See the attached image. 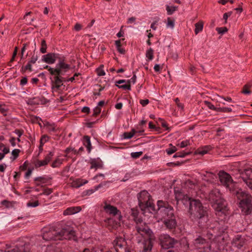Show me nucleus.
Segmentation results:
<instances>
[{
  "mask_svg": "<svg viewBox=\"0 0 252 252\" xmlns=\"http://www.w3.org/2000/svg\"><path fill=\"white\" fill-rule=\"evenodd\" d=\"M84 145L87 148L89 153H90L92 150V145L90 137L89 136L85 135L83 137Z\"/></svg>",
  "mask_w": 252,
  "mask_h": 252,
  "instance_id": "6ab92c4d",
  "label": "nucleus"
},
{
  "mask_svg": "<svg viewBox=\"0 0 252 252\" xmlns=\"http://www.w3.org/2000/svg\"><path fill=\"white\" fill-rule=\"evenodd\" d=\"M235 246L240 249L243 246V242L241 241L237 240L235 243Z\"/></svg>",
  "mask_w": 252,
  "mask_h": 252,
  "instance_id": "603ef678",
  "label": "nucleus"
},
{
  "mask_svg": "<svg viewBox=\"0 0 252 252\" xmlns=\"http://www.w3.org/2000/svg\"><path fill=\"white\" fill-rule=\"evenodd\" d=\"M48 68L50 73L53 76L50 77L51 89L53 93L59 92L61 90V87L63 85V82L65 81L73 82L76 77H78L80 74L75 73L73 77L66 79L63 76L70 69V65L66 63L63 60L60 59L55 68H52L46 66Z\"/></svg>",
  "mask_w": 252,
  "mask_h": 252,
  "instance_id": "f03ea898",
  "label": "nucleus"
},
{
  "mask_svg": "<svg viewBox=\"0 0 252 252\" xmlns=\"http://www.w3.org/2000/svg\"><path fill=\"white\" fill-rule=\"evenodd\" d=\"M135 132V130L133 129L130 132H125L124 133V138L125 139H130L133 136Z\"/></svg>",
  "mask_w": 252,
  "mask_h": 252,
  "instance_id": "cd10ccee",
  "label": "nucleus"
},
{
  "mask_svg": "<svg viewBox=\"0 0 252 252\" xmlns=\"http://www.w3.org/2000/svg\"><path fill=\"white\" fill-rule=\"evenodd\" d=\"M46 252H61L59 249L55 250L53 247H48Z\"/></svg>",
  "mask_w": 252,
  "mask_h": 252,
  "instance_id": "a18cd8bd",
  "label": "nucleus"
},
{
  "mask_svg": "<svg viewBox=\"0 0 252 252\" xmlns=\"http://www.w3.org/2000/svg\"><path fill=\"white\" fill-rule=\"evenodd\" d=\"M14 133L17 134L19 137H20L23 134V132L19 129L15 130Z\"/></svg>",
  "mask_w": 252,
  "mask_h": 252,
  "instance_id": "774afa93",
  "label": "nucleus"
},
{
  "mask_svg": "<svg viewBox=\"0 0 252 252\" xmlns=\"http://www.w3.org/2000/svg\"><path fill=\"white\" fill-rule=\"evenodd\" d=\"M87 180L77 179L72 181V182L71 183V186L72 187L78 188L81 186L87 184Z\"/></svg>",
  "mask_w": 252,
  "mask_h": 252,
  "instance_id": "f3484780",
  "label": "nucleus"
},
{
  "mask_svg": "<svg viewBox=\"0 0 252 252\" xmlns=\"http://www.w3.org/2000/svg\"><path fill=\"white\" fill-rule=\"evenodd\" d=\"M58 231L54 226H49L42 229V238L45 241L58 240Z\"/></svg>",
  "mask_w": 252,
  "mask_h": 252,
  "instance_id": "1a4fd4ad",
  "label": "nucleus"
},
{
  "mask_svg": "<svg viewBox=\"0 0 252 252\" xmlns=\"http://www.w3.org/2000/svg\"><path fill=\"white\" fill-rule=\"evenodd\" d=\"M169 145L172 146V147L171 148H168L166 149V152L168 155H170L175 153L177 150V149L175 146H172L171 144H170Z\"/></svg>",
  "mask_w": 252,
  "mask_h": 252,
  "instance_id": "2f4dec72",
  "label": "nucleus"
},
{
  "mask_svg": "<svg viewBox=\"0 0 252 252\" xmlns=\"http://www.w3.org/2000/svg\"><path fill=\"white\" fill-rule=\"evenodd\" d=\"M218 175L221 184L232 193L237 187L230 175L224 171H220Z\"/></svg>",
  "mask_w": 252,
  "mask_h": 252,
  "instance_id": "6e6552de",
  "label": "nucleus"
},
{
  "mask_svg": "<svg viewBox=\"0 0 252 252\" xmlns=\"http://www.w3.org/2000/svg\"><path fill=\"white\" fill-rule=\"evenodd\" d=\"M114 246L117 252H129L126 247V242L122 237L117 238L113 242Z\"/></svg>",
  "mask_w": 252,
  "mask_h": 252,
  "instance_id": "f8f14e48",
  "label": "nucleus"
},
{
  "mask_svg": "<svg viewBox=\"0 0 252 252\" xmlns=\"http://www.w3.org/2000/svg\"><path fill=\"white\" fill-rule=\"evenodd\" d=\"M47 44L44 39H42L41 42L40 52L44 54L46 52Z\"/></svg>",
  "mask_w": 252,
  "mask_h": 252,
  "instance_id": "c85d7f7f",
  "label": "nucleus"
},
{
  "mask_svg": "<svg viewBox=\"0 0 252 252\" xmlns=\"http://www.w3.org/2000/svg\"><path fill=\"white\" fill-rule=\"evenodd\" d=\"M38 205H39V203H38V201H35L33 202H29L27 203V206L28 207H35L37 206Z\"/></svg>",
  "mask_w": 252,
  "mask_h": 252,
  "instance_id": "37998d69",
  "label": "nucleus"
},
{
  "mask_svg": "<svg viewBox=\"0 0 252 252\" xmlns=\"http://www.w3.org/2000/svg\"><path fill=\"white\" fill-rule=\"evenodd\" d=\"M63 159L57 158L52 164V166L54 168L59 166L62 163Z\"/></svg>",
  "mask_w": 252,
  "mask_h": 252,
  "instance_id": "473e14b6",
  "label": "nucleus"
},
{
  "mask_svg": "<svg viewBox=\"0 0 252 252\" xmlns=\"http://www.w3.org/2000/svg\"><path fill=\"white\" fill-rule=\"evenodd\" d=\"M139 206L143 214L152 213L155 210L151 196L146 190H143L137 194Z\"/></svg>",
  "mask_w": 252,
  "mask_h": 252,
  "instance_id": "423d86ee",
  "label": "nucleus"
},
{
  "mask_svg": "<svg viewBox=\"0 0 252 252\" xmlns=\"http://www.w3.org/2000/svg\"><path fill=\"white\" fill-rule=\"evenodd\" d=\"M38 59V57L37 55L36 56H33L31 60V61L29 62L30 63H34Z\"/></svg>",
  "mask_w": 252,
  "mask_h": 252,
  "instance_id": "4d7b16f0",
  "label": "nucleus"
},
{
  "mask_svg": "<svg viewBox=\"0 0 252 252\" xmlns=\"http://www.w3.org/2000/svg\"><path fill=\"white\" fill-rule=\"evenodd\" d=\"M82 112H83V113H89L90 112L89 107L87 106H85L83 107L82 109Z\"/></svg>",
  "mask_w": 252,
  "mask_h": 252,
  "instance_id": "0e129e2a",
  "label": "nucleus"
},
{
  "mask_svg": "<svg viewBox=\"0 0 252 252\" xmlns=\"http://www.w3.org/2000/svg\"><path fill=\"white\" fill-rule=\"evenodd\" d=\"M232 12H228V13H225L223 14V18L225 20V23H226V20L229 16H230L231 15Z\"/></svg>",
  "mask_w": 252,
  "mask_h": 252,
  "instance_id": "bf43d9fd",
  "label": "nucleus"
},
{
  "mask_svg": "<svg viewBox=\"0 0 252 252\" xmlns=\"http://www.w3.org/2000/svg\"><path fill=\"white\" fill-rule=\"evenodd\" d=\"M91 166V169H97L101 167V164L100 162H97L95 160H93L90 162Z\"/></svg>",
  "mask_w": 252,
  "mask_h": 252,
  "instance_id": "bb28decb",
  "label": "nucleus"
},
{
  "mask_svg": "<svg viewBox=\"0 0 252 252\" xmlns=\"http://www.w3.org/2000/svg\"><path fill=\"white\" fill-rule=\"evenodd\" d=\"M52 192V189H44L43 192V193H41L40 195H41V194H45V195H48L50 194H51Z\"/></svg>",
  "mask_w": 252,
  "mask_h": 252,
  "instance_id": "3c124183",
  "label": "nucleus"
},
{
  "mask_svg": "<svg viewBox=\"0 0 252 252\" xmlns=\"http://www.w3.org/2000/svg\"><path fill=\"white\" fill-rule=\"evenodd\" d=\"M232 193L239 200V206L244 215H247L252 212V196L248 192L236 188Z\"/></svg>",
  "mask_w": 252,
  "mask_h": 252,
  "instance_id": "39448f33",
  "label": "nucleus"
},
{
  "mask_svg": "<svg viewBox=\"0 0 252 252\" xmlns=\"http://www.w3.org/2000/svg\"><path fill=\"white\" fill-rule=\"evenodd\" d=\"M57 236L58 240L63 239H75V231L71 227L68 226L63 228L60 231H58V235Z\"/></svg>",
  "mask_w": 252,
  "mask_h": 252,
  "instance_id": "9d476101",
  "label": "nucleus"
},
{
  "mask_svg": "<svg viewBox=\"0 0 252 252\" xmlns=\"http://www.w3.org/2000/svg\"><path fill=\"white\" fill-rule=\"evenodd\" d=\"M167 27L173 29L174 27V20H171L170 18H167Z\"/></svg>",
  "mask_w": 252,
  "mask_h": 252,
  "instance_id": "c9c22d12",
  "label": "nucleus"
},
{
  "mask_svg": "<svg viewBox=\"0 0 252 252\" xmlns=\"http://www.w3.org/2000/svg\"><path fill=\"white\" fill-rule=\"evenodd\" d=\"M136 79V75H134L130 79L127 80V83L130 85L131 83L133 84L135 83Z\"/></svg>",
  "mask_w": 252,
  "mask_h": 252,
  "instance_id": "09e8293b",
  "label": "nucleus"
},
{
  "mask_svg": "<svg viewBox=\"0 0 252 252\" xmlns=\"http://www.w3.org/2000/svg\"><path fill=\"white\" fill-rule=\"evenodd\" d=\"M139 102L143 106H145L149 103V101L147 99H140Z\"/></svg>",
  "mask_w": 252,
  "mask_h": 252,
  "instance_id": "8fccbe9b",
  "label": "nucleus"
},
{
  "mask_svg": "<svg viewBox=\"0 0 252 252\" xmlns=\"http://www.w3.org/2000/svg\"><path fill=\"white\" fill-rule=\"evenodd\" d=\"M200 194V197L208 200L212 204V207L216 211V214L220 216L225 214L227 211L226 201L221 197L220 191L218 189H214L209 193H202L201 191L197 192Z\"/></svg>",
  "mask_w": 252,
  "mask_h": 252,
  "instance_id": "20e7f679",
  "label": "nucleus"
},
{
  "mask_svg": "<svg viewBox=\"0 0 252 252\" xmlns=\"http://www.w3.org/2000/svg\"><path fill=\"white\" fill-rule=\"evenodd\" d=\"M72 151L74 152V154H77V150H75L74 148H67L65 151V152L66 154H68L70 152Z\"/></svg>",
  "mask_w": 252,
  "mask_h": 252,
  "instance_id": "864d4df0",
  "label": "nucleus"
},
{
  "mask_svg": "<svg viewBox=\"0 0 252 252\" xmlns=\"http://www.w3.org/2000/svg\"><path fill=\"white\" fill-rule=\"evenodd\" d=\"M100 112H101V108L98 106H96L94 109V113H93V115L94 116H96L97 115H98L100 113Z\"/></svg>",
  "mask_w": 252,
  "mask_h": 252,
  "instance_id": "79ce46f5",
  "label": "nucleus"
},
{
  "mask_svg": "<svg viewBox=\"0 0 252 252\" xmlns=\"http://www.w3.org/2000/svg\"><path fill=\"white\" fill-rule=\"evenodd\" d=\"M163 222L166 227L169 229H173L175 228L177 222L174 215L172 217H169L163 220Z\"/></svg>",
  "mask_w": 252,
  "mask_h": 252,
  "instance_id": "dca6fc26",
  "label": "nucleus"
},
{
  "mask_svg": "<svg viewBox=\"0 0 252 252\" xmlns=\"http://www.w3.org/2000/svg\"><path fill=\"white\" fill-rule=\"evenodd\" d=\"M189 154V153H186V152H178L174 155L173 158H177V157L184 158V157H185L187 155H188Z\"/></svg>",
  "mask_w": 252,
  "mask_h": 252,
  "instance_id": "f704fd0d",
  "label": "nucleus"
},
{
  "mask_svg": "<svg viewBox=\"0 0 252 252\" xmlns=\"http://www.w3.org/2000/svg\"><path fill=\"white\" fill-rule=\"evenodd\" d=\"M1 151L3 152L1 153V154H3L4 157L6 154L9 153V149L6 147H5L4 148H3Z\"/></svg>",
  "mask_w": 252,
  "mask_h": 252,
  "instance_id": "6e6d98bb",
  "label": "nucleus"
},
{
  "mask_svg": "<svg viewBox=\"0 0 252 252\" xmlns=\"http://www.w3.org/2000/svg\"><path fill=\"white\" fill-rule=\"evenodd\" d=\"M103 209L107 213H109V214L112 215L113 216L118 215V219L119 220H120L121 216L120 215L119 211L116 207L105 203L104 206L103 207Z\"/></svg>",
  "mask_w": 252,
  "mask_h": 252,
  "instance_id": "2eb2a0df",
  "label": "nucleus"
},
{
  "mask_svg": "<svg viewBox=\"0 0 252 252\" xmlns=\"http://www.w3.org/2000/svg\"><path fill=\"white\" fill-rule=\"evenodd\" d=\"M158 210L157 214L158 217L160 220H164L169 217H172L174 215L173 209L167 203L162 200L157 202Z\"/></svg>",
  "mask_w": 252,
  "mask_h": 252,
  "instance_id": "0eeeda50",
  "label": "nucleus"
},
{
  "mask_svg": "<svg viewBox=\"0 0 252 252\" xmlns=\"http://www.w3.org/2000/svg\"><path fill=\"white\" fill-rule=\"evenodd\" d=\"M81 210L80 207H72L66 209L63 212L64 215H70L79 212Z\"/></svg>",
  "mask_w": 252,
  "mask_h": 252,
  "instance_id": "a211bd4d",
  "label": "nucleus"
},
{
  "mask_svg": "<svg viewBox=\"0 0 252 252\" xmlns=\"http://www.w3.org/2000/svg\"><path fill=\"white\" fill-rule=\"evenodd\" d=\"M116 85L119 88L123 89L125 90H130V89H131L130 85L128 84V83H127L126 84L123 85H118L117 84H116Z\"/></svg>",
  "mask_w": 252,
  "mask_h": 252,
  "instance_id": "e433bc0d",
  "label": "nucleus"
},
{
  "mask_svg": "<svg viewBox=\"0 0 252 252\" xmlns=\"http://www.w3.org/2000/svg\"><path fill=\"white\" fill-rule=\"evenodd\" d=\"M241 177L249 189H252V170L251 169L244 170L241 173Z\"/></svg>",
  "mask_w": 252,
  "mask_h": 252,
  "instance_id": "ddd939ff",
  "label": "nucleus"
},
{
  "mask_svg": "<svg viewBox=\"0 0 252 252\" xmlns=\"http://www.w3.org/2000/svg\"><path fill=\"white\" fill-rule=\"evenodd\" d=\"M51 178H47L44 177H38L34 179L35 181L39 182V183H36V185L37 186H41V184H44L46 183Z\"/></svg>",
  "mask_w": 252,
  "mask_h": 252,
  "instance_id": "4be33fe9",
  "label": "nucleus"
},
{
  "mask_svg": "<svg viewBox=\"0 0 252 252\" xmlns=\"http://www.w3.org/2000/svg\"><path fill=\"white\" fill-rule=\"evenodd\" d=\"M216 30L220 34H223L227 31V29L226 27L217 28Z\"/></svg>",
  "mask_w": 252,
  "mask_h": 252,
  "instance_id": "58836bf2",
  "label": "nucleus"
},
{
  "mask_svg": "<svg viewBox=\"0 0 252 252\" xmlns=\"http://www.w3.org/2000/svg\"><path fill=\"white\" fill-rule=\"evenodd\" d=\"M97 74L99 76H103L105 74V73L103 70L99 68L97 70Z\"/></svg>",
  "mask_w": 252,
  "mask_h": 252,
  "instance_id": "e2e57ef3",
  "label": "nucleus"
},
{
  "mask_svg": "<svg viewBox=\"0 0 252 252\" xmlns=\"http://www.w3.org/2000/svg\"><path fill=\"white\" fill-rule=\"evenodd\" d=\"M28 82L27 78L26 77H23L20 81V85L22 86L25 85Z\"/></svg>",
  "mask_w": 252,
  "mask_h": 252,
  "instance_id": "5fc2aeb1",
  "label": "nucleus"
},
{
  "mask_svg": "<svg viewBox=\"0 0 252 252\" xmlns=\"http://www.w3.org/2000/svg\"><path fill=\"white\" fill-rule=\"evenodd\" d=\"M195 30L194 32L195 34H197L198 32L202 31L203 28V23L202 21H199V22L195 24Z\"/></svg>",
  "mask_w": 252,
  "mask_h": 252,
  "instance_id": "b1692460",
  "label": "nucleus"
},
{
  "mask_svg": "<svg viewBox=\"0 0 252 252\" xmlns=\"http://www.w3.org/2000/svg\"><path fill=\"white\" fill-rule=\"evenodd\" d=\"M82 29V26L79 24L76 23L74 26V30L76 31H79Z\"/></svg>",
  "mask_w": 252,
  "mask_h": 252,
  "instance_id": "052dcab7",
  "label": "nucleus"
},
{
  "mask_svg": "<svg viewBox=\"0 0 252 252\" xmlns=\"http://www.w3.org/2000/svg\"><path fill=\"white\" fill-rule=\"evenodd\" d=\"M205 242L206 241L204 239L202 238V237H198L194 240L193 243L195 247L197 249H200L201 247H200L199 245H202L204 244Z\"/></svg>",
  "mask_w": 252,
  "mask_h": 252,
  "instance_id": "5701e85b",
  "label": "nucleus"
},
{
  "mask_svg": "<svg viewBox=\"0 0 252 252\" xmlns=\"http://www.w3.org/2000/svg\"><path fill=\"white\" fill-rule=\"evenodd\" d=\"M48 164L47 162L45 160H37L35 163L36 167H39L43 166H45Z\"/></svg>",
  "mask_w": 252,
  "mask_h": 252,
  "instance_id": "c756f323",
  "label": "nucleus"
},
{
  "mask_svg": "<svg viewBox=\"0 0 252 252\" xmlns=\"http://www.w3.org/2000/svg\"><path fill=\"white\" fill-rule=\"evenodd\" d=\"M22 70L24 71H25L27 70H29L31 71H32V63H31L29 62L24 68L22 67Z\"/></svg>",
  "mask_w": 252,
  "mask_h": 252,
  "instance_id": "de8ad7c7",
  "label": "nucleus"
},
{
  "mask_svg": "<svg viewBox=\"0 0 252 252\" xmlns=\"http://www.w3.org/2000/svg\"><path fill=\"white\" fill-rule=\"evenodd\" d=\"M54 156V153L52 152H50L45 157V160L48 163L49 161L51 160L52 157Z\"/></svg>",
  "mask_w": 252,
  "mask_h": 252,
  "instance_id": "ea45409f",
  "label": "nucleus"
},
{
  "mask_svg": "<svg viewBox=\"0 0 252 252\" xmlns=\"http://www.w3.org/2000/svg\"><path fill=\"white\" fill-rule=\"evenodd\" d=\"M211 149L210 146H205L203 147L198 148L196 151V154H199L201 155H204L207 153V152L210 151Z\"/></svg>",
  "mask_w": 252,
  "mask_h": 252,
  "instance_id": "412c9836",
  "label": "nucleus"
},
{
  "mask_svg": "<svg viewBox=\"0 0 252 252\" xmlns=\"http://www.w3.org/2000/svg\"><path fill=\"white\" fill-rule=\"evenodd\" d=\"M142 154V152H133L131 153V156L133 158H136L140 157Z\"/></svg>",
  "mask_w": 252,
  "mask_h": 252,
  "instance_id": "4c0bfd02",
  "label": "nucleus"
},
{
  "mask_svg": "<svg viewBox=\"0 0 252 252\" xmlns=\"http://www.w3.org/2000/svg\"><path fill=\"white\" fill-rule=\"evenodd\" d=\"M15 140L16 139L14 137H12L9 140L10 143L13 147H15L16 146Z\"/></svg>",
  "mask_w": 252,
  "mask_h": 252,
  "instance_id": "69168bd1",
  "label": "nucleus"
},
{
  "mask_svg": "<svg viewBox=\"0 0 252 252\" xmlns=\"http://www.w3.org/2000/svg\"><path fill=\"white\" fill-rule=\"evenodd\" d=\"M199 249L200 250L198 252H210V250L209 248L203 247V248H201Z\"/></svg>",
  "mask_w": 252,
  "mask_h": 252,
  "instance_id": "680f3d73",
  "label": "nucleus"
},
{
  "mask_svg": "<svg viewBox=\"0 0 252 252\" xmlns=\"http://www.w3.org/2000/svg\"><path fill=\"white\" fill-rule=\"evenodd\" d=\"M159 240L161 247L163 249H168L173 248L177 241L172 238L168 234H161L159 236Z\"/></svg>",
  "mask_w": 252,
  "mask_h": 252,
  "instance_id": "9b49d317",
  "label": "nucleus"
},
{
  "mask_svg": "<svg viewBox=\"0 0 252 252\" xmlns=\"http://www.w3.org/2000/svg\"><path fill=\"white\" fill-rule=\"evenodd\" d=\"M153 50L150 48L146 52V56L148 58L149 60H152L153 59Z\"/></svg>",
  "mask_w": 252,
  "mask_h": 252,
  "instance_id": "7c9ffc66",
  "label": "nucleus"
},
{
  "mask_svg": "<svg viewBox=\"0 0 252 252\" xmlns=\"http://www.w3.org/2000/svg\"><path fill=\"white\" fill-rule=\"evenodd\" d=\"M175 101L176 102L178 107L181 108V109H183V105L179 102V99L178 98H175Z\"/></svg>",
  "mask_w": 252,
  "mask_h": 252,
  "instance_id": "13d9d810",
  "label": "nucleus"
},
{
  "mask_svg": "<svg viewBox=\"0 0 252 252\" xmlns=\"http://www.w3.org/2000/svg\"><path fill=\"white\" fill-rule=\"evenodd\" d=\"M190 145L189 141L188 140L183 141L181 142L180 144H179V145L181 148H185L186 146H187L188 145Z\"/></svg>",
  "mask_w": 252,
  "mask_h": 252,
  "instance_id": "a19ab883",
  "label": "nucleus"
},
{
  "mask_svg": "<svg viewBox=\"0 0 252 252\" xmlns=\"http://www.w3.org/2000/svg\"><path fill=\"white\" fill-rule=\"evenodd\" d=\"M248 85H246L244 86L242 93L246 94H249L251 93V91L249 90Z\"/></svg>",
  "mask_w": 252,
  "mask_h": 252,
  "instance_id": "49530a36",
  "label": "nucleus"
},
{
  "mask_svg": "<svg viewBox=\"0 0 252 252\" xmlns=\"http://www.w3.org/2000/svg\"><path fill=\"white\" fill-rule=\"evenodd\" d=\"M216 177V175L212 172H206L205 174L203 175L202 179L207 182H212Z\"/></svg>",
  "mask_w": 252,
  "mask_h": 252,
  "instance_id": "aec40b11",
  "label": "nucleus"
},
{
  "mask_svg": "<svg viewBox=\"0 0 252 252\" xmlns=\"http://www.w3.org/2000/svg\"><path fill=\"white\" fill-rule=\"evenodd\" d=\"M57 59H59V61H60V59L63 60L59 57L58 54L55 53H48L42 56V60L43 62L47 63L53 64L55 63ZM59 62V61H58V62Z\"/></svg>",
  "mask_w": 252,
  "mask_h": 252,
  "instance_id": "4468645a",
  "label": "nucleus"
},
{
  "mask_svg": "<svg viewBox=\"0 0 252 252\" xmlns=\"http://www.w3.org/2000/svg\"><path fill=\"white\" fill-rule=\"evenodd\" d=\"M20 152V150L19 149H14L12 151V155L13 156V158H11L12 160L15 159L18 156Z\"/></svg>",
  "mask_w": 252,
  "mask_h": 252,
  "instance_id": "72a5a7b5",
  "label": "nucleus"
},
{
  "mask_svg": "<svg viewBox=\"0 0 252 252\" xmlns=\"http://www.w3.org/2000/svg\"><path fill=\"white\" fill-rule=\"evenodd\" d=\"M45 126L49 132H56L57 130L56 126L54 124H50L47 122L45 124Z\"/></svg>",
  "mask_w": 252,
  "mask_h": 252,
  "instance_id": "393cba45",
  "label": "nucleus"
},
{
  "mask_svg": "<svg viewBox=\"0 0 252 252\" xmlns=\"http://www.w3.org/2000/svg\"><path fill=\"white\" fill-rule=\"evenodd\" d=\"M204 103L205 104H206V105L210 109H212V110H215L216 109V107L214 106V105H213L211 102H209V101H204Z\"/></svg>",
  "mask_w": 252,
  "mask_h": 252,
  "instance_id": "c03bdc74",
  "label": "nucleus"
},
{
  "mask_svg": "<svg viewBox=\"0 0 252 252\" xmlns=\"http://www.w3.org/2000/svg\"><path fill=\"white\" fill-rule=\"evenodd\" d=\"M177 6H169L168 5L166 6L167 13V14L169 15H172L174 13V12L177 10Z\"/></svg>",
  "mask_w": 252,
  "mask_h": 252,
  "instance_id": "a878e982",
  "label": "nucleus"
},
{
  "mask_svg": "<svg viewBox=\"0 0 252 252\" xmlns=\"http://www.w3.org/2000/svg\"><path fill=\"white\" fill-rule=\"evenodd\" d=\"M129 213L130 218L135 222V228L137 232L146 239L143 243V250L142 252H151L153 247L151 240L152 231L143 221L141 215L139 214L137 209H131Z\"/></svg>",
  "mask_w": 252,
  "mask_h": 252,
  "instance_id": "7ed1b4c3",
  "label": "nucleus"
},
{
  "mask_svg": "<svg viewBox=\"0 0 252 252\" xmlns=\"http://www.w3.org/2000/svg\"><path fill=\"white\" fill-rule=\"evenodd\" d=\"M0 112L2 113L4 115H6V109L1 105H0Z\"/></svg>",
  "mask_w": 252,
  "mask_h": 252,
  "instance_id": "338daca9",
  "label": "nucleus"
},
{
  "mask_svg": "<svg viewBox=\"0 0 252 252\" xmlns=\"http://www.w3.org/2000/svg\"><path fill=\"white\" fill-rule=\"evenodd\" d=\"M193 191L190 190L187 194L182 191L175 190L177 202L181 201L184 205L189 206L190 219L193 221L197 222L200 227L209 229L207 233L209 239H211L213 236L216 237L223 232L224 229L220 228L219 222L215 221L214 223H209L207 208L203 206L200 200L193 198Z\"/></svg>",
  "mask_w": 252,
  "mask_h": 252,
  "instance_id": "f257e3e1",
  "label": "nucleus"
}]
</instances>
